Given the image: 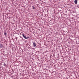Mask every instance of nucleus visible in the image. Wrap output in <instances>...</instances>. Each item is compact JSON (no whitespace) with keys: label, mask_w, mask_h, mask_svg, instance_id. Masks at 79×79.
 Here are the masks:
<instances>
[{"label":"nucleus","mask_w":79,"mask_h":79,"mask_svg":"<svg viewBox=\"0 0 79 79\" xmlns=\"http://www.w3.org/2000/svg\"><path fill=\"white\" fill-rule=\"evenodd\" d=\"M22 35H23V37H24V39H28V38H29V37H28V36L27 37H26V36H25L24 35V34H23Z\"/></svg>","instance_id":"f257e3e1"},{"label":"nucleus","mask_w":79,"mask_h":79,"mask_svg":"<svg viewBox=\"0 0 79 79\" xmlns=\"http://www.w3.org/2000/svg\"><path fill=\"white\" fill-rule=\"evenodd\" d=\"M33 45L34 47H35L36 46V44H35V42H33Z\"/></svg>","instance_id":"f03ea898"},{"label":"nucleus","mask_w":79,"mask_h":79,"mask_svg":"<svg viewBox=\"0 0 79 79\" xmlns=\"http://www.w3.org/2000/svg\"><path fill=\"white\" fill-rule=\"evenodd\" d=\"M74 3L75 4H77V0H75Z\"/></svg>","instance_id":"7ed1b4c3"},{"label":"nucleus","mask_w":79,"mask_h":79,"mask_svg":"<svg viewBox=\"0 0 79 79\" xmlns=\"http://www.w3.org/2000/svg\"><path fill=\"white\" fill-rule=\"evenodd\" d=\"M0 48H2L3 47V45L2 44H0Z\"/></svg>","instance_id":"20e7f679"},{"label":"nucleus","mask_w":79,"mask_h":79,"mask_svg":"<svg viewBox=\"0 0 79 79\" xmlns=\"http://www.w3.org/2000/svg\"><path fill=\"white\" fill-rule=\"evenodd\" d=\"M4 34L5 35H6V33L4 32Z\"/></svg>","instance_id":"39448f33"},{"label":"nucleus","mask_w":79,"mask_h":79,"mask_svg":"<svg viewBox=\"0 0 79 79\" xmlns=\"http://www.w3.org/2000/svg\"><path fill=\"white\" fill-rule=\"evenodd\" d=\"M33 9H35V8L34 7V6H32Z\"/></svg>","instance_id":"423d86ee"},{"label":"nucleus","mask_w":79,"mask_h":79,"mask_svg":"<svg viewBox=\"0 0 79 79\" xmlns=\"http://www.w3.org/2000/svg\"><path fill=\"white\" fill-rule=\"evenodd\" d=\"M17 39V38H16V39Z\"/></svg>","instance_id":"0eeeda50"}]
</instances>
